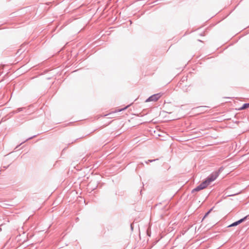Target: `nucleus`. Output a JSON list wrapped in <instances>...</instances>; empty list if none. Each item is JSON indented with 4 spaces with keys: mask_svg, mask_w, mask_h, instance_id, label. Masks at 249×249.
<instances>
[{
    "mask_svg": "<svg viewBox=\"0 0 249 249\" xmlns=\"http://www.w3.org/2000/svg\"><path fill=\"white\" fill-rule=\"evenodd\" d=\"M248 107H249V103L245 104L243 105V106L239 108L238 110H243V109H245Z\"/></svg>",
    "mask_w": 249,
    "mask_h": 249,
    "instance_id": "nucleus-6",
    "label": "nucleus"
},
{
    "mask_svg": "<svg viewBox=\"0 0 249 249\" xmlns=\"http://www.w3.org/2000/svg\"><path fill=\"white\" fill-rule=\"evenodd\" d=\"M161 96L160 93H157L154 94L149 97L146 100V102H156L157 101Z\"/></svg>",
    "mask_w": 249,
    "mask_h": 249,
    "instance_id": "nucleus-2",
    "label": "nucleus"
},
{
    "mask_svg": "<svg viewBox=\"0 0 249 249\" xmlns=\"http://www.w3.org/2000/svg\"><path fill=\"white\" fill-rule=\"evenodd\" d=\"M212 211V209L210 210L203 216V220H205V222L206 223V226L209 225L210 223L209 221L207 220V218L209 214Z\"/></svg>",
    "mask_w": 249,
    "mask_h": 249,
    "instance_id": "nucleus-4",
    "label": "nucleus"
},
{
    "mask_svg": "<svg viewBox=\"0 0 249 249\" xmlns=\"http://www.w3.org/2000/svg\"><path fill=\"white\" fill-rule=\"evenodd\" d=\"M127 108V107H126L124 108H123V109H120V110H119V111H121V110H124V109H125V108Z\"/></svg>",
    "mask_w": 249,
    "mask_h": 249,
    "instance_id": "nucleus-7",
    "label": "nucleus"
},
{
    "mask_svg": "<svg viewBox=\"0 0 249 249\" xmlns=\"http://www.w3.org/2000/svg\"><path fill=\"white\" fill-rule=\"evenodd\" d=\"M202 189V184H200L197 187L193 189L192 190V192L195 193V192L200 191Z\"/></svg>",
    "mask_w": 249,
    "mask_h": 249,
    "instance_id": "nucleus-5",
    "label": "nucleus"
},
{
    "mask_svg": "<svg viewBox=\"0 0 249 249\" xmlns=\"http://www.w3.org/2000/svg\"><path fill=\"white\" fill-rule=\"evenodd\" d=\"M219 174L217 172L212 173L203 181V189L208 187L218 177Z\"/></svg>",
    "mask_w": 249,
    "mask_h": 249,
    "instance_id": "nucleus-1",
    "label": "nucleus"
},
{
    "mask_svg": "<svg viewBox=\"0 0 249 249\" xmlns=\"http://www.w3.org/2000/svg\"><path fill=\"white\" fill-rule=\"evenodd\" d=\"M246 217H245L244 218L241 219L240 220L233 223L232 224L228 226V227H234V226H236L238 225V224H239L241 223H242V222H243L246 219Z\"/></svg>",
    "mask_w": 249,
    "mask_h": 249,
    "instance_id": "nucleus-3",
    "label": "nucleus"
}]
</instances>
